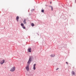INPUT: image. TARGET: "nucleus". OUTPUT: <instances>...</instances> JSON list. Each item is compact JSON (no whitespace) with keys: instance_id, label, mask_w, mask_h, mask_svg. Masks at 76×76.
<instances>
[{"instance_id":"nucleus-10","label":"nucleus","mask_w":76,"mask_h":76,"mask_svg":"<svg viewBox=\"0 0 76 76\" xmlns=\"http://www.w3.org/2000/svg\"><path fill=\"white\" fill-rule=\"evenodd\" d=\"M50 56L51 57H55V55L52 54L50 55Z\"/></svg>"},{"instance_id":"nucleus-4","label":"nucleus","mask_w":76,"mask_h":76,"mask_svg":"<svg viewBox=\"0 0 76 76\" xmlns=\"http://www.w3.org/2000/svg\"><path fill=\"white\" fill-rule=\"evenodd\" d=\"M31 48H30L28 49V50L29 53H31Z\"/></svg>"},{"instance_id":"nucleus-17","label":"nucleus","mask_w":76,"mask_h":76,"mask_svg":"<svg viewBox=\"0 0 76 76\" xmlns=\"http://www.w3.org/2000/svg\"><path fill=\"white\" fill-rule=\"evenodd\" d=\"M33 11L34 10V9H33Z\"/></svg>"},{"instance_id":"nucleus-8","label":"nucleus","mask_w":76,"mask_h":76,"mask_svg":"<svg viewBox=\"0 0 76 76\" xmlns=\"http://www.w3.org/2000/svg\"><path fill=\"white\" fill-rule=\"evenodd\" d=\"M49 7H51L52 11H53V6H49Z\"/></svg>"},{"instance_id":"nucleus-3","label":"nucleus","mask_w":76,"mask_h":76,"mask_svg":"<svg viewBox=\"0 0 76 76\" xmlns=\"http://www.w3.org/2000/svg\"><path fill=\"white\" fill-rule=\"evenodd\" d=\"M4 61H5V60H3L0 62V64H3L4 63Z\"/></svg>"},{"instance_id":"nucleus-9","label":"nucleus","mask_w":76,"mask_h":76,"mask_svg":"<svg viewBox=\"0 0 76 76\" xmlns=\"http://www.w3.org/2000/svg\"><path fill=\"white\" fill-rule=\"evenodd\" d=\"M72 74L73 75H75V72L73 71H72Z\"/></svg>"},{"instance_id":"nucleus-2","label":"nucleus","mask_w":76,"mask_h":76,"mask_svg":"<svg viewBox=\"0 0 76 76\" xmlns=\"http://www.w3.org/2000/svg\"><path fill=\"white\" fill-rule=\"evenodd\" d=\"M15 70V67L14 66L11 68L10 71H11V72H14Z\"/></svg>"},{"instance_id":"nucleus-15","label":"nucleus","mask_w":76,"mask_h":76,"mask_svg":"<svg viewBox=\"0 0 76 76\" xmlns=\"http://www.w3.org/2000/svg\"><path fill=\"white\" fill-rule=\"evenodd\" d=\"M58 69H59V68H58L57 69H56V70H58Z\"/></svg>"},{"instance_id":"nucleus-5","label":"nucleus","mask_w":76,"mask_h":76,"mask_svg":"<svg viewBox=\"0 0 76 76\" xmlns=\"http://www.w3.org/2000/svg\"><path fill=\"white\" fill-rule=\"evenodd\" d=\"M36 66V64H35L34 65V66H33V69L34 70H35L36 69V67H35Z\"/></svg>"},{"instance_id":"nucleus-16","label":"nucleus","mask_w":76,"mask_h":76,"mask_svg":"<svg viewBox=\"0 0 76 76\" xmlns=\"http://www.w3.org/2000/svg\"><path fill=\"white\" fill-rule=\"evenodd\" d=\"M66 63L67 64H68V63L67 62H66Z\"/></svg>"},{"instance_id":"nucleus-1","label":"nucleus","mask_w":76,"mask_h":76,"mask_svg":"<svg viewBox=\"0 0 76 76\" xmlns=\"http://www.w3.org/2000/svg\"><path fill=\"white\" fill-rule=\"evenodd\" d=\"M32 58L34 59V57L32 56H30L29 58V59H28V61L27 62V64H28V65H27V67H26V70L28 72L29 71V65L30 64V63H31V61H32Z\"/></svg>"},{"instance_id":"nucleus-14","label":"nucleus","mask_w":76,"mask_h":76,"mask_svg":"<svg viewBox=\"0 0 76 76\" xmlns=\"http://www.w3.org/2000/svg\"><path fill=\"white\" fill-rule=\"evenodd\" d=\"M22 28H23L24 29L26 28H25V27L24 26L22 27Z\"/></svg>"},{"instance_id":"nucleus-12","label":"nucleus","mask_w":76,"mask_h":76,"mask_svg":"<svg viewBox=\"0 0 76 76\" xmlns=\"http://www.w3.org/2000/svg\"><path fill=\"white\" fill-rule=\"evenodd\" d=\"M21 26H22V27L23 26H24V25L23 24V23H21Z\"/></svg>"},{"instance_id":"nucleus-11","label":"nucleus","mask_w":76,"mask_h":76,"mask_svg":"<svg viewBox=\"0 0 76 76\" xmlns=\"http://www.w3.org/2000/svg\"><path fill=\"white\" fill-rule=\"evenodd\" d=\"M31 26H35V24H34V23H32L31 24Z\"/></svg>"},{"instance_id":"nucleus-19","label":"nucleus","mask_w":76,"mask_h":76,"mask_svg":"<svg viewBox=\"0 0 76 76\" xmlns=\"http://www.w3.org/2000/svg\"><path fill=\"white\" fill-rule=\"evenodd\" d=\"M75 2L76 3V1L75 0Z\"/></svg>"},{"instance_id":"nucleus-6","label":"nucleus","mask_w":76,"mask_h":76,"mask_svg":"<svg viewBox=\"0 0 76 76\" xmlns=\"http://www.w3.org/2000/svg\"><path fill=\"white\" fill-rule=\"evenodd\" d=\"M19 16H17L16 17V20L17 22H18L19 21Z\"/></svg>"},{"instance_id":"nucleus-18","label":"nucleus","mask_w":76,"mask_h":76,"mask_svg":"<svg viewBox=\"0 0 76 76\" xmlns=\"http://www.w3.org/2000/svg\"><path fill=\"white\" fill-rule=\"evenodd\" d=\"M51 2H50V4H51Z\"/></svg>"},{"instance_id":"nucleus-13","label":"nucleus","mask_w":76,"mask_h":76,"mask_svg":"<svg viewBox=\"0 0 76 76\" xmlns=\"http://www.w3.org/2000/svg\"><path fill=\"white\" fill-rule=\"evenodd\" d=\"M41 12H42V13H44V10H41Z\"/></svg>"},{"instance_id":"nucleus-7","label":"nucleus","mask_w":76,"mask_h":76,"mask_svg":"<svg viewBox=\"0 0 76 76\" xmlns=\"http://www.w3.org/2000/svg\"><path fill=\"white\" fill-rule=\"evenodd\" d=\"M26 19L25 18L23 20V23L25 24H26Z\"/></svg>"},{"instance_id":"nucleus-20","label":"nucleus","mask_w":76,"mask_h":76,"mask_svg":"<svg viewBox=\"0 0 76 76\" xmlns=\"http://www.w3.org/2000/svg\"><path fill=\"white\" fill-rule=\"evenodd\" d=\"M37 34L38 35H39V34Z\"/></svg>"}]
</instances>
